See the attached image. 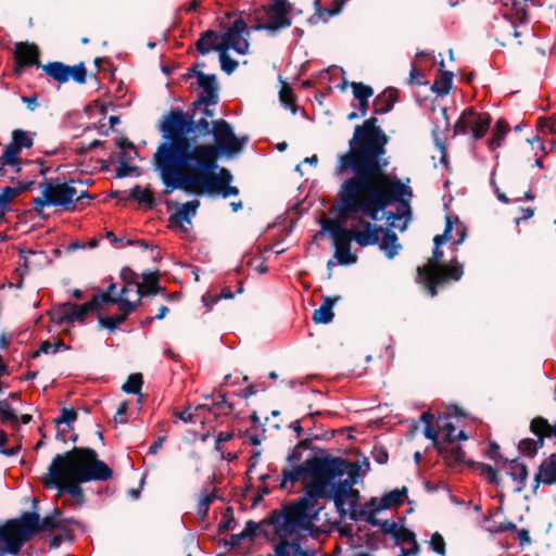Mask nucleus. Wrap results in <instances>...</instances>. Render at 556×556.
<instances>
[{"label":"nucleus","mask_w":556,"mask_h":556,"mask_svg":"<svg viewBox=\"0 0 556 556\" xmlns=\"http://www.w3.org/2000/svg\"><path fill=\"white\" fill-rule=\"evenodd\" d=\"M35 517L26 515L5 520L0 526V554L18 555L22 547L34 536Z\"/></svg>","instance_id":"obj_11"},{"label":"nucleus","mask_w":556,"mask_h":556,"mask_svg":"<svg viewBox=\"0 0 556 556\" xmlns=\"http://www.w3.org/2000/svg\"><path fill=\"white\" fill-rule=\"evenodd\" d=\"M228 51L229 50H227V49H222V51H219L218 55H219V63H220L222 70L227 75H230L238 67V62L229 56Z\"/></svg>","instance_id":"obj_53"},{"label":"nucleus","mask_w":556,"mask_h":556,"mask_svg":"<svg viewBox=\"0 0 556 556\" xmlns=\"http://www.w3.org/2000/svg\"><path fill=\"white\" fill-rule=\"evenodd\" d=\"M353 480H344L333 486V502L341 516L346 514L345 501L351 498V507L356 505L358 491L352 489Z\"/></svg>","instance_id":"obj_21"},{"label":"nucleus","mask_w":556,"mask_h":556,"mask_svg":"<svg viewBox=\"0 0 556 556\" xmlns=\"http://www.w3.org/2000/svg\"><path fill=\"white\" fill-rule=\"evenodd\" d=\"M233 293L229 287H224L218 295L206 294L203 296V302L207 307H212L219 299H232Z\"/></svg>","instance_id":"obj_55"},{"label":"nucleus","mask_w":556,"mask_h":556,"mask_svg":"<svg viewBox=\"0 0 556 556\" xmlns=\"http://www.w3.org/2000/svg\"><path fill=\"white\" fill-rule=\"evenodd\" d=\"M528 0H513L510 17L513 23L526 24L529 22Z\"/></svg>","instance_id":"obj_40"},{"label":"nucleus","mask_w":556,"mask_h":556,"mask_svg":"<svg viewBox=\"0 0 556 556\" xmlns=\"http://www.w3.org/2000/svg\"><path fill=\"white\" fill-rule=\"evenodd\" d=\"M197 87L202 91L198 94L197 99L191 103L195 109L201 106H211L218 103V85L215 74H204L199 76L195 83Z\"/></svg>","instance_id":"obj_19"},{"label":"nucleus","mask_w":556,"mask_h":556,"mask_svg":"<svg viewBox=\"0 0 556 556\" xmlns=\"http://www.w3.org/2000/svg\"><path fill=\"white\" fill-rule=\"evenodd\" d=\"M508 475L516 484V491L520 492L526 488L528 479V468L526 464L520 462L518 458L508 460Z\"/></svg>","instance_id":"obj_30"},{"label":"nucleus","mask_w":556,"mask_h":556,"mask_svg":"<svg viewBox=\"0 0 556 556\" xmlns=\"http://www.w3.org/2000/svg\"><path fill=\"white\" fill-rule=\"evenodd\" d=\"M42 193L46 197V203L52 206H62L70 212L73 198L77 195V190L68 182H60L59 179H51L45 184H40Z\"/></svg>","instance_id":"obj_16"},{"label":"nucleus","mask_w":556,"mask_h":556,"mask_svg":"<svg viewBox=\"0 0 556 556\" xmlns=\"http://www.w3.org/2000/svg\"><path fill=\"white\" fill-rule=\"evenodd\" d=\"M529 429L535 439H521L517 448L522 456L534 458L539 450L544 446L545 439H556V422L551 425L546 418L536 416L530 421Z\"/></svg>","instance_id":"obj_13"},{"label":"nucleus","mask_w":556,"mask_h":556,"mask_svg":"<svg viewBox=\"0 0 556 556\" xmlns=\"http://www.w3.org/2000/svg\"><path fill=\"white\" fill-rule=\"evenodd\" d=\"M214 143L199 147L193 154V164L178 189L193 193L219 194L223 198L237 195V187L230 186L232 176L226 168H217L220 155L231 156L239 153L248 142V137H237L230 124L219 118L213 122Z\"/></svg>","instance_id":"obj_3"},{"label":"nucleus","mask_w":556,"mask_h":556,"mask_svg":"<svg viewBox=\"0 0 556 556\" xmlns=\"http://www.w3.org/2000/svg\"><path fill=\"white\" fill-rule=\"evenodd\" d=\"M420 420L425 424V437L432 440V442L437 441L441 437V429L438 426L437 428L432 426L434 420L433 414L429 410L421 414Z\"/></svg>","instance_id":"obj_45"},{"label":"nucleus","mask_w":556,"mask_h":556,"mask_svg":"<svg viewBox=\"0 0 556 556\" xmlns=\"http://www.w3.org/2000/svg\"><path fill=\"white\" fill-rule=\"evenodd\" d=\"M409 83L415 85H426L427 80H425V75L418 70L417 65L412 64V68L409 72Z\"/></svg>","instance_id":"obj_64"},{"label":"nucleus","mask_w":556,"mask_h":556,"mask_svg":"<svg viewBox=\"0 0 556 556\" xmlns=\"http://www.w3.org/2000/svg\"><path fill=\"white\" fill-rule=\"evenodd\" d=\"M468 467L479 470V475L484 477L489 483L494 485L500 484L497 470L491 465L479 462H468Z\"/></svg>","instance_id":"obj_42"},{"label":"nucleus","mask_w":556,"mask_h":556,"mask_svg":"<svg viewBox=\"0 0 556 556\" xmlns=\"http://www.w3.org/2000/svg\"><path fill=\"white\" fill-rule=\"evenodd\" d=\"M337 298H327L319 308L315 309L313 313V321L316 324H328L333 319L332 307Z\"/></svg>","instance_id":"obj_36"},{"label":"nucleus","mask_w":556,"mask_h":556,"mask_svg":"<svg viewBox=\"0 0 556 556\" xmlns=\"http://www.w3.org/2000/svg\"><path fill=\"white\" fill-rule=\"evenodd\" d=\"M491 533H503L507 531H517V526L511 521H505L500 523H494L489 528Z\"/></svg>","instance_id":"obj_63"},{"label":"nucleus","mask_w":556,"mask_h":556,"mask_svg":"<svg viewBox=\"0 0 556 556\" xmlns=\"http://www.w3.org/2000/svg\"><path fill=\"white\" fill-rule=\"evenodd\" d=\"M354 99L358 101L357 109L362 116H366L369 111V99L374 94V89L362 81H352L350 84Z\"/></svg>","instance_id":"obj_29"},{"label":"nucleus","mask_w":556,"mask_h":556,"mask_svg":"<svg viewBox=\"0 0 556 556\" xmlns=\"http://www.w3.org/2000/svg\"><path fill=\"white\" fill-rule=\"evenodd\" d=\"M71 77L78 84H85L87 79V71L84 62L70 66Z\"/></svg>","instance_id":"obj_59"},{"label":"nucleus","mask_w":556,"mask_h":556,"mask_svg":"<svg viewBox=\"0 0 556 556\" xmlns=\"http://www.w3.org/2000/svg\"><path fill=\"white\" fill-rule=\"evenodd\" d=\"M407 497V489L404 486L401 490L395 489L387 494H384L381 498L372 497L368 503L369 506H375V510L388 509L391 507L401 506L405 498Z\"/></svg>","instance_id":"obj_25"},{"label":"nucleus","mask_w":556,"mask_h":556,"mask_svg":"<svg viewBox=\"0 0 556 556\" xmlns=\"http://www.w3.org/2000/svg\"><path fill=\"white\" fill-rule=\"evenodd\" d=\"M252 28L248 27L247 22L241 17L235 18L225 31L220 33L223 47L222 49L233 50L238 54L245 55L250 50V36Z\"/></svg>","instance_id":"obj_15"},{"label":"nucleus","mask_w":556,"mask_h":556,"mask_svg":"<svg viewBox=\"0 0 556 556\" xmlns=\"http://www.w3.org/2000/svg\"><path fill=\"white\" fill-rule=\"evenodd\" d=\"M199 204L200 203L198 200H192L184 203L177 212L169 216L168 220L170 225L180 228L184 232H187L188 229L184 226V222H191V218L197 213Z\"/></svg>","instance_id":"obj_28"},{"label":"nucleus","mask_w":556,"mask_h":556,"mask_svg":"<svg viewBox=\"0 0 556 556\" xmlns=\"http://www.w3.org/2000/svg\"><path fill=\"white\" fill-rule=\"evenodd\" d=\"M308 475V466L307 462L305 465H298L292 468H285L281 472V482L280 489H286L288 483L293 485L298 482L302 477Z\"/></svg>","instance_id":"obj_33"},{"label":"nucleus","mask_w":556,"mask_h":556,"mask_svg":"<svg viewBox=\"0 0 556 556\" xmlns=\"http://www.w3.org/2000/svg\"><path fill=\"white\" fill-rule=\"evenodd\" d=\"M293 5L289 0H269L260 9L255 10L254 25L252 30H266L269 34H277L292 25Z\"/></svg>","instance_id":"obj_10"},{"label":"nucleus","mask_w":556,"mask_h":556,"mask_svg":"<svg viewBox=\"0 0 556 556\" xmlns=\"http://www.w3.org/2000/svg\"><path fill=\"white\" fill-rule=\"evenodd\" d=\"M143 377L140 372L128 376L127 381L123 384L122 390L128 394H141Z\"/></svg>","instance_id":"obj_48"},{"label":"nucleus","mask_w":556,"mask_h":556,"mask_svg":"<svg viewBox=\"0 0 556 556\" xmlns=\"http://www.w3.org/2000/svg\"><path fill=\"white\" fill-rule=\"evenodd\" d=\"M13 58V73L16 77L22 76L27 68L40 66V50L35 43H29L27 41L16 42L14 46Z\"/></svg>","instance_id":"obj_17"},{"label":"nucleus","mask_w":556,"mask_h":556,"mask_svg":"<svg viewBox=\"0 0 556 556\" xmlns=\"http://www.w3.org/2000/svg\"><path fill=\"white\" fill-rule=\"evenodd\" d=\"M381 233L383 236L381 240H379V247L389 258H392L397 254V250L400 248V245L396 244L397 236L395 232L388 228H383Z\"/></svg>","instance_id":"obj_35"},{"label":"nucleus","mask_w":556,"mask_h":556,"mask_svg":"<svg viewBox=\"0 0 556 556\" xmlns=\"http://www.w3.org/2000/svg\"><path fill=\"white\" fill-rule=\"evenodd\" d=\"M486 455L490 459H493L495 462H503L504 464H507L508 463V459L507 458H504L501 453H500V445L494 442V441H490L489 442V450L486 452Z\"/></svg>","instance_id":"obj_62"},{"label":"nucleus","mask_w":556,"mask_h":556,"mask_svg":"<svg viewBox=\"0 0 556 556\" xmlns=\"http://www.w3.org/2000/svg\"><path fill=\"white\" fill-rule=\"evenodd\" d=\"M71 346L67 345L63 340H58L54 343L46 340L40 343L39 349L30 354V358H37L41 353H56L60 351H67Z\"/></svg>","instance_id":"obj_43"},{"label":"nucleus","mask_w":556,"mask_h":556,"mask_svg":"<svg viewBox=\"0 0 556 556\" xmlns=\"http://www.w3.org/2000/svg\"><path fill=\"white\" fill-rule=\"evenodd\" d=\"M198 110L192 104L187 112L172 109L160 125L165 141L157 147L153 160L162 182L170 190L180 187L193 164L194 151L213 132L214 121L198 117Z\"/></svg>","instance_id":"obj_2"},{"label":"nucleus","mask_w":556,"mask_h":556,"mask_svg":"<svg viewBox=\"0 0 556 556\" xmlns=\"http://www.w3.org/2000/svg\"><path fill=\"white\" fill-rule=\"evenodd\" d=\"M490 129L491 136L485 144L491 152H494L503 146L506 136L510 132V125L504 117H500Z\"/></svg>","instance_id":"obj_27"},{"label":"nucleus","mask_w":556,"mask_h":556,"mask_svg":"<svg viewBox=\"0 0 556 556\" xmlns=\"http://www.w3.org/2000/svg\"><path fill=\"white\" fill-rule=\"evenodd\" d=\"M139 278H140V276L136 271H134L130 267H124L121 270V279H122L123 283H126V286H135L136 291L139 288V283H140Z\"/></svg>","instance_id":"obj_56"},{"label":"nucleus","mask_w":556,"mask_h":556,"mask_svg":"<svg viewBox=\"0 0 556 556\" xmlns=\"http://www.w3.org/2000/svg\"><path fill=\"white\" fill-rule=\"evenodd\" d=\"M96 199V195L90 194L84 190L73 198V204H71L70 212L83 211L90 205V201Z\"/></svg>","instance_id":"obj_52"},{"label":"nucleus","mask_w":556,"mask_h":556,"mask_svg":"<svg viewBox=\"0 0 556 556\" xmlns=\"http://www.w3.org/2000/svg\"><path fill=\"white\" fill-rule=\"evenodd\" d=\"M389 137L378 125V118L370 116L354 128L349 150L338 159L337 175L352 174L341 185L338 193V216L341 220L359 215V226L348 229L353 241L359 247L379 243L383 227L372 224L384 212L393 223L409 215L412 189L396 176L389 175L384 157Z\"/></svg>","instance_id":"obj_1"},{"label":"nucleus","mask_w":556,"mask_h":556,"mask_svg":"<svg viewBox=\"0 0 556 556\" xmlns=\"http://www.w3.org/2000/svg\"><path fill=\"white\" fill-rule=\"evenodd\" d=\"M280 101L288 108L293 109L295 105V96L293 89L286 83H283L279 91Z\"/></svg>","instance_id":"obj_58"},{"label":"nucleus","mask_w":556,"mask_h":556,"mask_svg":"<svg viewBox=\"0 0 556 556\" xmlns=\"http://www.w3.org/2000/svg\"><path fill=\"white\" fill-rule=\"evenodd\" d=\"M536 127L544 132L556 135V114L548 117H540L538 119Z\"/></svg>","instance_id":"obj_57"},{"label":"nucleus","mask_w":556,"mask_h":556,"mask_svg":"<svg viewBox=\"0 0 556 556\" xmlns=\"http://www.w3.org/2000/svg\"><path fill=\"white\" fill-rule=\"evenodd\" d=\"M117 146L123 150L122 155H121V165L117 168V176L118 177H125L130 172V167L127 165L125 150L126 149H130V150H134L136 152V147H135V144L131 141H129L126 138L118 139L117 140Z\"/></svg>","instance_id":"obj_44"},{"label":"nucleus","mask_w":556,"mask_h":556,"mask_svg":"<svg viewBox=\"0 0 556 556\" xmlns=\"http://www.w3.org/2000/svg\"><path fill=\"white\" fill-rule=\"evenodd\" d=\"M43 72L59 84L68 81L71 77L70 65L62 62H49L42 66Z\"/></svg>","instance_id":"obj_32"},{"label":"nucleus","mask_w":556,"mask_h":556,"mask_svg":"<svg viewBox=\"0 0 556 556\" xmlns=\"http://www.w3.org/2000/svg\"><path fill=\"white\" fill-rule=\"evenodd\" d=\"M215 498H216L215 491L204 490L200 496V500H199V503L197 506V514L202 518L206 517V515L210 510V507H211L212 503L215 501Z\"/></svg>","instance_id":"obj_50"},{"label":"nucleus","mask_w":556,"mask_h":556,"mask_svg":"<svg viewBox=\"0 0 556 556\" xmlns=\"http://www.w3.org/2000/svg\"><path fill=\"white\" fill-rule=\"evenodd\" d=\"M491 114L478 112L475 108H466L453 126L455 136H470L473 141L482 139L490 130Z\"/></svg>","instance_id":"obj_12"},{"label":"nucleus","mask_w":556,"mask_h":556,"mask_svg":"<svg viewBox=\"0 0 556 556\" xmlns=\"http://www.w3.org/2000/svg\"><path fill=\"white\" fill-rule=\"evenodd\" d=\"M324 231L330 233L333 240L334 257L341 265L354 264L357 261L356 255L351 252V242L353 241L348 228H343L338 219L326 218L321 223Z\"/></svg>","instance_id":"obj_14"},{"label":"nucleus","mask_w":556,"mask_h":556,"mask_svg":"<svg viewBox=\"0 0 556 556\" xmlns=\"http://www.w3.org/2000/svg\"><path fill=\"white\" fill-rule=\"evenodd\" d=\"M34 185V181L20 182V186L16 188L5 187L0 192V218L3 216L4 212L9 210L10 203L12 200L21 192L28 190Z\"/></svg>","instance_id":"obj_31"},{"label":"nucleus","mask_w":556,"mask_h":556,"mask_svg":"<svg viewBox=\"0 0 556 556\" xmlns=\"http://www.w3.org/2000/svg\"><path fill=\"white\" fill-rule=\"evenodd\" d=\"M453 84V73L440 70V74L435 77L431 90L437 94L444 96L448 93Z\"/></svg>","instance_id":"obj_39"},{"label":"nucleus","mask_w":556,"mask_h":556,"mask_svg":"<svg viewBox=\"0 0 556 556\" xmlns=\"http://www.w3.org/2000/svg\"><path fill=\"white\" fill-rule=\"evenodd\" d=\"M129 197L139 203L147 204L149 207L154 205L153 193L149 189H141L138 185L130 190Z\"/></svg>","instance_id":"obj_51"},{"label":"nucleus","mask_w":556,"mask_h":556,"mask_svg":"<svg viewBox=\"0 0 556 556\" xmlns=\"http://www.w3.org/2000/svg\"><path fill=\"white\" fill-rule=\"evenodd\" d=\"M112 476L113 470L98 458L93 448L74 447L53 458L42 483L47 489H59L60 494L68 493L81 505L85 496L80 483L108 481Z\"/></svg>","instance_id":"obj_4"},{"label":"nucleus","mask_w":556,"mask_h":556,"mask_svg":"<svg viewBox=\"0 0 556 556\" xmlns=\"http://www.w3.org/2000/svg\"><path fill=\"white\" fill-rule=\"evenodd\" d=\"M78 414L74 408H62L60 416L55 419V422L59 424H67L74 422L77 420Z\"/></svg>","instance_id":"obj_61"},{"label":"nucleus","mask_w":556,"mask_h":556,"mask_svg":"<svg viewBox=\"0 0 556 556\" xmlns=\"http://www.w3.org/2000/svg\"><path fill=\"white\" fill-rule=\"evenodd\" d=\"M233 438H235L233 431H220L216 435L215 450L220 454L223 459L231 462L236 458V455H233L231 453L225 454V448H224V443L232 440Z\"/></svg>","instance_id":"obj_47"},{"label":"nucleus","mask_w":556,"mask_h":556,"mask_svg":"<svg viewBox=\"0 0 556 556\" xmlns=\"http://www.w3.org/2000/svg\"><path fill=\"white\" fill-rule=\"evenodd\" d=\"M349 0H334L332 1V4L330 7H323L321 0H315L314 1V8L316 14L319 16V18L327 21L328 18L334 16L336 14L340 13L343 5Z\"/></svg>","instance_id":"obj_38"},{"label":"nucleus","mask_w":556,"mask_h":556,"mask_svg":"<svg viewBox=\"0 0 556 556\" xmlns=\"http://www.w3.org/2000/svg\"><path fill=\"white\" fill-rule=\"evenodd\" d=\"M223 40L220 31L214 29H206L202 31L194 42L195 50L201 54L205 55L211 51L219 53L222 51Z\"/></svg>","instance_id":"obj_22"},{"label":"nucleus","mask_w":556,"mask_h":556,"mask_svg":"<svg viewBox=\"0 0 556 556\" xmlns=\"http://www.w3.org/2000/svg\"><path fill=\"white\" fill-rule=\"evenodd\" d=\"M26 515H31V517H35L34 535L41 531L47 532L61 528V526L56 521L55 516H46L42 519H40L39 514L35 511H26Z\"/></svg>","instance_id":"obj_37"},{"label":"nucleus","mask_w":556,"mask_h":556,"mask_svg":"<svg viewBox=\"0 0 556 556\" xmlns=\"http://www.w3.org/2000/svg\"><path fill=\"white\" fill-rule=\"evenodd\" d=\"M397 545L400 544H409L410 548H407L406 554H417L419 551L418 543L416 541L415 533L409 529L401 526L397 528L395 533L392 536Z\"/></svg>","instance_id":"obj_34"},{"label":"nucleus","mask_w":556,"mask_h":556,"mask_svg":"<svg viewBox=\"0 0 556 556\" xmlns=\"http://www.w3.org/2000/svg\"><path fill=\"white\" fill-rule=\"evenodd\" d=\"M206 399L211 400V402L206 403L205 406H207L208 412L216 417L229 416L235 410V405L228 400L227 393L220 390L212 393Z\"/></svg>","instance_id":"obj_24"},{"label":"nucleus","mask_w":556,"mask_h":556,"mask_svg":"<svg viewBox=\"0 0 556 556\" xmlns=\"http://www.w3.org/2000/svg\"><path fill=\"white\" fill-rule=\"evenodd\" d=\"M0 421L2 425L10 426L13 429L18 428V416L15 414L8 400L0 401Z\"/></svg>","instance_id":"obj_41"},{"label":"nucleus","mask_w":556,"mask_h":556,"mask_svg":"<svg viewBox=\"0 0 556 556\" xmlns=\"http://www.w3.org/2000/svg\"><path fill=\"white\" fill-rule=\"evenodd\" d=\"M432 256L428 262L417 268L416 281L422 285L431 296L438 294V288L452 281H458L463 274V264L455 257L448 264L441 263L443 251L440 247L443 243L434 242Z\"/></svg>","instance_id":"obj_9"},{"label":"nucleus","mask_w":556,"mask_h":556,"mask_svg":"<svg viewBox=\"0 0 556 556\" xmlns=\"http://www.w3.org/2000/svg\"><path fill=\"white\" fill-rule=\"evenodd\" d=\"M349 460L341 457H313L307 460L308 476L311 482L305 486L303 496L291 502L292 506L301 510L316 515V504L319 497L326 494V489L337 478L342 477L346 471Z\"/></svg>","instance_id":"obj_6"},{"label":"nucleus","mask_w":556,"mask_h":556,"mask_svg":"<svg viewBox=\"0 0 556 556\" xmlns=\"http://www.w3.org/2000/svg\"><path fill=\"white\" fill-rule=\"evenodd\" d=\"M270 478L271 477L269 475H267V473L262 475L260 477V479H258L260 480V484H258V488H257V493L254 495V497L252 500L253 501V505L258 504L263 500V497L265 495L270 493L271 489H270V486L267 483V480L270 479Z\"/></svg>","instance_id":"obj_54"},{"label":"nucleus","mask_w":556,"mask_h":556,"mask_svg":"<svg viewBox=\"0 0 556 556\" xmlns=\"http://www.w3.org/2000/svg\"><path fill=\"white\" fill-rule=\"evenodd\" d=\"M399 100V90L394 87H388L377 94L372 100V114L383 115L393 110Z\"/></svg>","instance_id":"obj_23"},{"label":"nucleus","mask_w":556,"mask_h":556,"mask_svg":"<svg viewBox=\"0 0 556 556\" xmlns=\"http://www.w3.org/2000/svg\"><path fill=\"white\" fill-rule=\"evenodd\" d=\"M445 219L446 225L443 233L437 235L433 241L437 243L452 241L453 250L456 251L457 247L465 240L467 228L457 215L447 214Z\"/></svg>","instance_id":"obj_20"},{"label":"nucleus","mask_w":556,"mask_h":556,"mask_svg":"<svg viewBox=\"0 0 556 556\" xmlns=\"http://www.w3.org/2000/svg\"><path fill=\"white\" fill-rule=\"evenodd\" d=\"M17 149H29L34 144L33 135L23 129H15L12 131V140L11 142Z\"/></svg>","instance_id":"obj_46"},{"label":"nucleus","mask_w":556,"mask_h":556,"mask_svg":"<svg viewBox=\"0 0 556 556\" xmlns=\"http://www.w3.org/2000/svg\"><path fill=\"white\" fill-rule=\"evenodd\" d=\"M91 311H98V320L101 327L114 332L128 316L137 311V304L121 298H113L109 293L94 294L84 304L64 303L58 312V323H84Z\"/></svg>","instance_id":"obj_5"},{"label":"nucleus","mask_w":556,"mask_h":556,"mask_svg":"<svg viewBox=\"0 0 556 556\" xmlns=\"http://www.w3.org/2000/svg\"><path fill=\"white\" fill-rule=\"evenodd\" d=\"M21 151L22 150L17 149L12 143H9L0 156V164L2 166H11L17 174L22 172L23 166L33 167L31 172H36L43 176L50 170V166H48L47 162L41 159L36 161L22 160L20 156Z\"/></svg>","instance_id":"obj_18"},{"label":"nucleus","mask_w":556,"mask_h":556,"mask_svg":"<svg viewBox=\"0 0 556 556\" xmlns=\"http://www.w3.org/2000/svg\"><path fill=\"white\" fill-rule=\"evenodd\" d=\"M430 546L433 552L444 556L445 555V541L439 532H434L430 539Z\"/></svg>","instance_id":"obj_60"},{"label":"nucleus","mask_w":556,"mask_h":556,"mask_svg":"<svg viewBox=\"0 0 556 556\" xmlns=\"http://www.w3.org/2000/svg\"><path fill=\"white\" fill-rule=\"evenodd\" d=\"M162 291H165L164 288L160 285V273L151 271L147 274H142V281L139 283V288L137 290L138 299L135 302L137 307L141 303V299L147 295L157 294Z\"/></svg>","instance_id":"obj_26"},{"label":"nucleus","mask_w":556,"mask_h":556,"mask_svg":"<svg viewBox=\"0 0 556 556\" xmlns=\"http://www.w3.org/2000/svg\"><path fill=\"white\" fill-rule=\"evenodd\" d=\"M314 519V515H309L299 507L286 504L281 509H275L270 513L269 522L273 525L275 534L279 539L276 545V556H293L301 552L300 544L294 541L300 530H307Z\"/></svg>","instance_id":"obj_7"},{"label":"nucleus","mask_w":556,"mask_h":556,"mask_svg":"<svg viewBox=\"0 0 556 556\" xmlns=\"http://www.w3.org/2000/svg\"><path fill=\"white\" fill-rule=\"evenodd\" d=\"M437 424L441 429V437L433 442L438 455L447 467L455 468L463 465L468 467L469 460H466V453L458 443L468 439L464 429L460 428V417L440 415Z\"/></svg>","instance_id":"obj_8"},{"label":"nucleus","mask_w":556,"mask_h":556,"mask_svg":"<svg viewBox=\"0 0 556 556\" xmlns=\"http://www.w3.org/2000/svg\"><path fill=\"white\" fill-rule=\"evenodd\" d=\"M370 510L367 509H361L357 511L356 509H352L350 517L353 520H358L359 518H363L366 522H368L372 527H380L381 520L377 519L375 517L376 513L379 510H375V506H370Z\"/></svg>","instance_id":"obj_49"}]
</instances>
